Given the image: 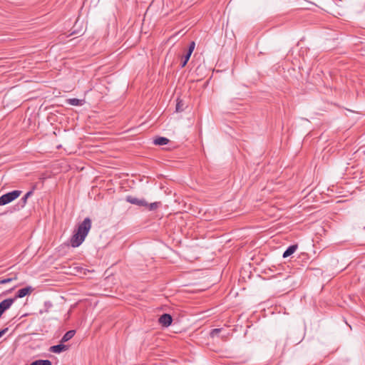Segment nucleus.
Returning a JSON list of instances; mask_svg holds the SVG:
<instances>
[{
  "label": "nucleus",
  "instance_id": "1",
  "mask_svg": "<svg viewBox=\"0 0 365 365\" xmlns=\"http://www.w3.org/2000/svg\"><path fill=\"white\" fill-rule=\"evenodd\" d=\"M91 228V220L86 217L83 221L80 223L77 229L74 231L73 236L70 240V245L72 247H79L85 240Z\"/></svg>",
  "mask_w": 365,
  "mask_h": 365
},
{
  "label": "nucleus",
  "instance_id": "2",
  "mask_svg": "<svg viewBox=\"0 0 365 365\" xmlns=\"http://www.w3.org/2000/svg\"><path fill=\"white\" fill-rule=\"evenodd\" d=\"M21 194V190H14L6 193L0 197V205H5L16 198H18Z\"/></svg>",
  "mask_w": 365,
  "mask_h": 365
},
{
  "label": "nucleus",
  "instance_id": "3",
  "mask_svg": "<svg viewBox=\"0 0 365 365\" xmlns=\"http://www.w3.org/2000/svg\"><path fill=\"white\" fill-rule=\"evenodd\" d=\"M14 300L15 299L9 298L3 300L0 303V315H2L6 310L11 307V306L14 302Z\"/></svg>",
  "mask_w": 365,
  "mask_h": 365
},
{
  "label": "nucleus",
  "instance_id": "4",
  "mask_svg": "<svg viewBox=\"0 0 365 365\" xmlns=\"http://www.w3.org/2000/svg\"><path fill=\"white\" fill-rule=\"evenodd\" d=\"M126 201L138 206H147L148 202L144 199H139L133 196H127L125 198Z\"/></svg>",
  "mask_w": 365,
  "mask_h": 365
},
{
  "label": "nucleus",
  "instance_id": "5",
  "mask_svg": "<svg viewBox=\"0 0 365 365\" xmlns=\"http://www.w3.org/2000/svg\"><path fill=\"white\" fill-rule=\"evenodd\" d=\"M158 322L162 326L168 327L172 324L173 319L169 314H163L160 317Z\"/></svg>",
  "mask_w": 365,
  "mask_h": 365
},
{
  "label": "nucleus",
  "instance_id": "6",
  "mask_svg": "<svg viewBox=\"0 0 365 365\" xmlns=\"http://www.w3.org/2000/svg\"><path fill=\"white\" fill-rule=\"evenodd\" d=\"M68 349V346L60 344L50 347L49 351L53 353L59 354Z\"/></svg>",
  "mask_w": 365,
  "mask_h": 365
},
{
  "label": "nucleus",
  "instance_id": "7",
  "mask_svg": "<svg viewBox=\"0 0 365 365\" xmlns=\"http://www.w3.org/2000/svg\"><path fill=\"white\" fill-rule=\"evenodd\" d=\"M33 190H30L26 193V195L21 199L19 205H17V208L15 209L16 210H19L20 209L25 207L27 200L29 197H31L33 195Z\"/></svg>",
  "mask_w": 365,
  "mask_h": 365
},
{
  "label": "nucleus",
  "instance_id": "8",
  "mask_svg": "<svg viewBox=\"0 0 365 365\" xmlns=\"http://www.w3.org/2000/svg\"><path fill=\"white\" fill-rule=\"evenodd\" d=\"M31 291L32 288L31 287L22 288L17 292L16 298L24 297L25 296L29 294L31 292Z\"/></svg>",
  "mask_w": 365,
  "mask_h": 365
},
{
  "label": "nucleus",
  "instance_id": "9",
  "mask_svg": "<svg viewBox=\"0 0 365 365\" xmlns=\"http://www.w3.org/2000/svg\"><path fill=\"white\" fill-rule=\"evenodd\" d=\"M297 247H298L297 245H293L289 246L284 251V252L283 253L282 257L284 258H286V257L290 256L291 255H292L297 250Z\"/></svg>",
  "mask_w": 365,
  "mask_h": 365
},
{
  "label": "nucleus",
  "instance_id": "10",
  "mask_svg": "<svg viewBox=\"0 0 365 365\" xmlns=\"http://www.w3.org/2000/svg\"><path fill=\"white\" fill-rule=\"evenodd\" d=\"M76 331L74 330H70L67 331L61 338V342L63 343L68 341V340L73 337Z\"/></svg>",
  "mask_w": 365,
  "mask_h": 365
},
{
  "label": "nucleus",
  "instance_id": "11",
  "mask_svg": "<svg viewBox=\"0 0 365 365\" xmlns=\"http://www.w3.org/2000/svg\"><path fill=\"white\" fill-rule=\"evenodd\" d=\"M168 142L169 140L165 137H158L153 141L154 144L157 145H164L168 144Z\"/></svg>",
  "mask_w": 365,
  "mask_h": 365
},
{
  "label": "nucleus",
  "instance_id": "12",
  "mask_svg": "<svg viewBox=\"0 0 365 365\" xmlns=\"http://www.w3.org/2000/svg\"><path fill=\"white\" fill-rule=\"evenodd\" d=\"M30 365H52L51 361L48 359H38L33 361Z\"/></svg>",
  "mask_w": 365,
  "mask_h": 365
},
{
  "label": "nucleus",
  "instance_id": "13",
  "mask_svg": "<svg viewBox=\"0 0 365 365\" xmlns=\"http://www.w3.org/2000/svg\"><path fill=\"white\" fill-rule=\"evenodd\" d=\"M185 103L182 100L178 98L175 110L177 112H182L184 110Z\"/></svg>",
  "mask_w": 365,
  "mask_h": 365
},
{
  "label": "nucleus",
  "instance_id": "14",
  "mask_svg": "<svg viewBox=\"0 0 365 365\" xmlns=\"http://www.w3.org/2000/svg\"><path fill=\"white\" fill-rule=\"evenodd\" d=\"M83 100H80L78 98H70L68 100V103L70 105L75 106L83 105Z\"/></svg>",
  "mask_w": 365,
  "mask_h": 365
},
{
  "label": "nucleus",
  "instance_id": "15",
  "mask_svg": "<svg viewBox=\"0 0 365 365\" xmlns=\"http://www.w3.org/2000/svg\"><path fill=\"white\" fill-rule=\"evenodd\" d=\"M191 54L192 53H190V52L187 51L186 54L182 57L183 60L181 62V67L182 68H183V67H185L186 66L187 61H189V59L190 58Z\"/></svg>",
  "mask_w": 365,
  "mask_h": 365
},
{
  "label": "nucleus",
  "instance_id": "16",
  "mask_svg": "<svg viewBox=\"0 0 365 365\" xmlns=\"http://www.w3.org/2000/svg\"><path fill=\"white\" fill-rule=\"evenodd\" d=\"M160 205V202H155L153 203H148L146 207H148L149 210H155Z\"/></svg>",
  "mask_w": 365,
  "mask_h": 365
},
{
  "label": "nucleus",
  "instance_id": "17",
  "mask_svg": "<svg viewBox=\"0 0 365 365\" xmlns=\"http://www.w3.org/2000/svg\"><path fill=\"white\" fill-rule=\"evenodd\" d=\"M16 279H17V277H16V276H15L14 277H9V278H5V279H0V284H4L11 282L14 280H16Z\"/></svg>",
  "mask_w": 365,
  "mask_h": 365
},
{
  "label": "nucleus",
  "instance_id": "18",
  "mask_svg": "<svg viewBox=\"0 0 365 365\" xmlns=\"http://www.w3.org/2000/svg\"><path fill=\"white\" fill-rule=\"evenodd\" d=\"M195 47V41H191L189 44L187 52H190V53H192Z\"/></svg>",
  "mask_w": 365,
  "mask_h": 365
},
{
  "label": "nucleus",
  "instance_id": "19",
  "mask_svg": "<svg viewBox=\"0 0 365 365\" xmlns=\"http://www.w3.org/2000/svg\"><path fill=\"white\" fill-rule=\"evenodd\" d=\"M221 331V329H214L210 332V336L215 337Z\"/></svg>",
  "mask_w": 365,
  "mask_h": 365
},
{
  "label": "nucleus",
  "instance_id": "20",
  "mask_svg": "<svg viewBox=\"0 0 365 365\" xmlns=\"http://www.w3.org/2000/svg\"><path fill=\"white\" fill-rule=\"evenodd\" d=\"M9 330L8 327H6L1 330H0V338L3 336Z\"/></svg>",
  "mask_w": 365,
  "mask_h": 365
},
{
  "label": "nucleus",
  "instance_id": "21",
  "mask_svg": "<svg viewBox=\"0 0 365 365\" xmlns=\"http://www.w3.org/2000/svg\"><path fill=\"white\" fill-rule=\"evenodd\" d=\"M1 317V315H0V317Z\"/></svg>",
  "mask_w": 365,
  "mask_h": 365
},
{
  "label": "nucleus",
  "instance_id": "22",
  "mask_svg": "<svg viewBox=\"0 0 365 365\" xmlns=\"http://www.w3.org/2000/svg\"><path fill=\"white\" fill-rule=\"evenodd\" d=\"M364 267H365V265Z\"/></svg>",
  "mask_w": 365,
  "mask_h": 365
}]
</instances>
